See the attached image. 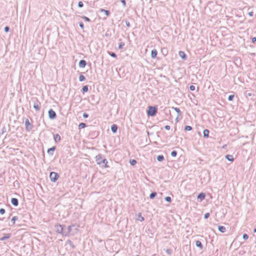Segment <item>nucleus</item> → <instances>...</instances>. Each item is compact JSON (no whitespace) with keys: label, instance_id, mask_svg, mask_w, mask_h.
Masks as SVG:
<instances>
[{"label":"nucleus","instance_id":"34","mask_svg":"<svg viewBox=\"0 0 256 256\" xmlns=\"http://www.w3.org/2000/svg\"><path fill=\"white\" fill-rule=\"evenodd\" d=\"M242 238L244 240H246L248 238V236L247 234H243Z\"/></svg>","mask_w":256,"mask_h":256},{"label":"nucleus","instance_id":"9","mask_svg":"<svg viewBox=\"0 0 256 256\" xmlns=\"http://www.w3.org/2000/svg\"><path fill=\"white\" fill-rule=\"evenodd\" d=\"M158 54L157 50H152L151 52V56L152 58H154L156 57Z\"/></svg>","mask_w":256,"mask_h":256},{"label":"nucleus","instance_id":"50","mask_svg":"<svg viewBox=\"0 0 256 256\" xmlns=\"http://www.w3.org/2000/svg\"><path fill=\"white\" fill-rule=\"evenodd\" d=\"M83 116L84 118H86L88 116V115L86 114H84Z\"/></svg>","mask_w":256,"mask_h":256},{"label":"nucleus","instance_id":"24","mask_svg":"<svg viewBox=\"0 0 256 256\" xmlns=\"http://www.w3.org/2000/svg\"><path fill=\"white\" fill-rule=\"evenodd\" d=\"M25 124L26 128H28V126H30V123L28 119L26 120Z\"/></svg>","mask_w":256,"mask_h":256},{"label":"nucleus","instance_id":"29","mask_svg":"<svg viewBox=\"0 0 256 256\" xmlns=\"http://www.w3.org/2000/svg\"><path fill=\"white\" fill-rule=\"evenodd\" d=\"M85 77L84 76L81 74L80 76H79V80L80 81H83V80H85Z\"/></svg>","mask_w":256,"mask_h":256},{"label":"nucleus","instance_id":"6","mask_svg":"<svg viewBox=\"0 0 256 256\" xmlns=\"http://www.w3.org/2000/svg\"><path fill=\"white\" fill-rule=\"evenodd\" d=\"M48 116L50 119H54L56 118V114L55 112L52 109H50L48 110Z\"/></svg>","mask_w":256,"mask_h":256},{"label":"nucleus","instance_id":"5","mask_svg":"<svg viewBox=\"0 0 256 256\" xmlns=\"http://www.w3.org/2000/svg\"><path fill=\"white\" fill-rule=\"evenodd\" d=\"M55 228V230L58 234H64L65 232L62 233L63 232V228L62 227V225L60 224H56L54 226ZM66 234H65V235H66Z\"/></svg>","mask_w":256,"mask_h":256},{"label":"nucleus","instance_id":"46","mask_svg":"<svg viewBox=\"0 0 256 256\" xmlns=\"http://www.w3.org/2000/svg\"><path fill=\"white\" fill-rule=\"evenodd\" d=\"M121 2L122 3V4L124 6H126V2L125 0H121Z\"/></svg>","mask_w":256,"mask_h":256},{"label":"nucleus","instance_id":"7","mask_svg":"<svg viewBox=\"0 0 256 256\" xmlns=\"http://www.w3.org/2000/svg\"><path fill=\"white\" fill-rule=\"evenodd\" d=\"M205 194L203 192H201L200 193L198 196V200L200 201V202H201L205 198Z\"/></svg>","mask_w":256,"mask_h":256},{"label":"nucleus","instance_id":"28","mask_svg":"<svg viewBox=\"0 0 256 256\" xmlns=\"http://www.w3.org/2000/svg\"><path fill=\"white\" fill-rule=\"evenodd\" d=\"M78 127L80 128H84L86 127V124L84 123H80L79 124Z\"/></svg>","mask_w":256,"mask_h":256},{"label":"nucleus","instance_id":"52","mask_svg":"<svg viewBox=\"0 0 256 256\" xmlns=\"http://www.w3.org/2000/svg\"><path fill=\"white\" fill-rule=\"evenodd\" d=\"M254 232H256V228L254 230Z\"/></svg>","mask_w":256,"mask_h":256},{"label":"nucleus","instance_id":"14","mask_svg":"<svg viewBox=\"0 0 256 256\" xmlns=\"http://www.w3.org/2000/svg\"><path fill=\"white\" fill-rule=\"evenodd\" d=\"M136 220L140 222L144 220V218L142 216L140 213L138 214L136 216Z\"/></svg>","mask_w":256,"mask_h":256},{"label":"nucleus","instance_id":"44","mask_svg":"<svg viewBox=\"0 0 256 256\" xmlns=\"http://www.w3.org/2000/svg\"><path fill=\"white\" fill-rule=\"evenodd\" d=\"M166 200L167 202H170V200H171V198H170V196H167V197H166Z\"/></svg>","mask_w":256,"mask_h":256},{"label":"nucleus","instance_id":"12","mask_svg":"<svg viewBox=\"0 0 256 256\" xmlns=\"http://www.w3.org/2000/svg\"><path fill=\"white\" fill-rule=\"evenodd\" d=\"M60 136L58 134L54 136V140L56 142H58L60 140Z\"/></svg>","mask_w":256,"mask_h":256},{"label":"nucleus","instance_id":"42","mask_svg":"<svg viewBox=\"0 0 256 256\" xmlns=\"http://www.w3.org/2000/svg\"><path fill=\"white\" fill-rule=\"evenodd\" d=\"M109 54H110L112 56V57H114V58H116V54L114 52H112V53H109Z\"/></svg>","mask_w":256,"mask_h":256},{"label":"nucleus","instance_id":"10","mask_svg":"<svg viewBox=\"0 0 256 256\" xmlns=\"http://www.w3.org/2000/svg\"><path fill=\"white\" fill-rule=\"evenodd\" d=\"M178 54L182 58L183 60H185L186 58V54L183 51H180L178 52Z\"/></svg>","mask_w":256,"mask_h":256},{"label":"nucleus","instance_id":"4","mask_svg":"<svg viewBox=\"0 0 256 256\" xmlns=\"http://www.w3.org/2000/svg\"><path fill=\"white\" fill-rule=\"evenodd\" d=\"M50 180L54 182L58 180V174L56 172H52L50 174Z\"/></svg>","mask_w":256,"mask_h":256},{"label":"nucleus","instance_id":"22","mask_svg":"<svg viewBox=\"0 0 256 256\" xmlns=\"http://www.w3.org/2000/svg\"><path fill=\"white\" fill-rule=\"evenodd\" d=\"M100 11L101 12H104L106 16H108L110 15V12L108 10H105L104 9H100Z\"/></svg>","mask_w":256,"mask_h":256},{"label":"nucleus","instance_id":"43","mask_svg":"<svg viewBox=\"0 0 256 256\" xmlns=\"http://www.w3.org/2000/svg\"><path fill=\"white\" fill-rule=\"evenodd\" d=\"M5 212V210L4 209H0V214H3Z\"/></svg>","mask_w":256,"mask_h":256},{"label":"nucleus","instance_id":"37","mask_svg":"<svg viewBox=\"0 0 256 256\" xmlns=\"http://www.w3.org/2000/svg\"><path fill=\"white\" fill-rule=\"evenodd\" d=\"M78 6L79 7L82 8L83 6V3L82 2H79L78 3Z\"/></svg>","mask_w":256,"mask_h":256},{"label":"nucleus","instance_id":"23","mask_svg":"<svg viewBox=\"0 0 256 256\" xmlns=\"http://www.w3.org/2000/svg\"><path fill=\"white\" fill-rule=\"evenodd\" d=\"M83 92H86L88 91V87L87 86H84L82 87V88Z\"/></svg>","mask_w":256,"mask_h":256},{"label":"nucleus","instance_id":"36","mask_svg":"<svg viewBox=\"0 0 256 256\" xmlns=\"http://www.w3.org/2000/svg\"><path fill=\"white\" fill-rule=\"evenodd\" d=\"M234 98V95H230V96H229L228 98V100H232Z\"/></svg>","mask_w":256,"mask_h":256},{"label":"nucleus","instance_id":"47","mask_svg":"<svg viewBox=\"0 0 256 256\" xmlns=\"http://www.w3.org/2000/svg\"><path fill=\"white\" fill-rule=\"evenodd\" d=\"M252 42L254 43L256 42V37L252 38Z\"/></svg>","mask_w":256,"mask_h":256},{"label":"nucleus","instance_id":"38","mask_svg":"<svg viewBox=\"0 0 256 256\" xmlns=\"http://www.w3.org/2000/svg\"><path fill=\"white\" fill-rule=\"evenodd\" d=\"M174 110L178 113H180V110L178 108H174Z\"/></svg>","mask_w":256,"mask_h":256},{"label":"nucleus","instance_id":"26","mask_svg":"<svg viewBox=\"0 0 256 256\" xmlns=\"http://www.w3.org/2000/svg\"><path fill=\"white\" fill-rule=\"evenodd\" d=\"M164 159V158L163 156H158V157H157V160H158L160 161V162H161L162 160H163Z\"/></svg>","mask_w":256,"mask_h":256},{"label":"nucleus","instance_id":"13","mask_svg":"<svg viewBox=\"0 0 256 256\" xmlns=\"http://www.w3.org/2000/svg\"><path fill=\"white\" fill-rule=\"evenodd\" d=\"M11 202L14 206H17L18 205V200L16 198H12Z\"/></svg>","mask_w":256,"mask_h":256},{"label":"nucleus","instance_id":"25","mask_svg":"<svg viewBox=\"0 0 256 256\" xmlns=\"http://www.w3.org/2000/svg\"><path fill=\"white\" fill-rule=\"evenodd\" d=\"M192 130V128L189 126H185V128H184V130L186 131H190Z\"/></svg>","mask_w":256,"mask_h":256},{"label":"nucleus","instance_id":"39","mask_svg":"<svg viewBox=\"0 0 256 256\" xmlns=\"http://www.w3.org/2000/svg\"><path fill=\"white\" fill-rule=\"evenodd\" d=\"M210 216V214L209 213H206L204 214V218H208Z\"/></svg>","mask_w":256,"mask_h":256},{"label":"nucleus","instance_id":"20","mask_svg":"<svg viewBox=\"0 0 256 256\" xmlns=\"http://www.w3.org/2000/svg\"><path fill=\"white\" fill-rule=\"evenodd\" d=\"M10 237V234H6L5 236L2 238H0V240L2 241H4L6 239H8Z\"/></svg>","mask_w":256,"mask_h":256},{"label":"nucleus","instance_id":"16","mask_svg":"<svg viewBox=\"0 0 256 256\" xmlns=\"http://www.w3.org/2000/svg\"><path fill=\"white\" fill-rule=\"evenodd\" d=\"M226 158L230 162H233L234 160V158L232 155L228 154L226 156Z\"/></svg>","mask_w":256,"mask_h":256},{"label":"nucleus","instance_id":"51","mask_svg":"<svg viewBox=\"0 0 256 256\" xmlns=\"http://www.w3.org/2000/svg\"><path fill=\"white\" fill-rule=\"evenodd\" d=\"M252 14H253V12H250V13H249V14H250V16H252Z\"/></svg>","mask_w":256,"mask_h":256},{"label":"nucleus","instance_id":"31","mask_svg":"<svg viewBox=\"0 0 256 256\" xmlns=\"http://www.w3.org/2000/svg\"><path fill=\"white\" fill-rule=\"evenodd\" d=\"M124 42H120V44H119V46H118V48L120 49L122 48V47L124 46Z\"/></svg>","mask_w":256,"mask_h":256},{"label":"nucleus","instance_id":"35","mask_svg":"<svg viewBox=\"0 0 256 256\" xmlns=\"http://www.w3.org/2000/svg\"><path fill=\"white\" fill-rule=\"evenodd\" d=\"M82 18L84 20H86V21H87V22H90V18H88V17L85 16H82Z\"/></svg>","mask_w":256,"mask_h":256},{"label":"nucleus","instance_id":"33","mask_svg":"<svg viewBox=\"0 0 256 256\" xmlns=\"http://www.w3.org/2000/svg\"><path fill=\"white\" fill-rule=\"evenodd\" d=\"M156 192H152V193L150 194V198H153L156 196Z\"/></svg>","mask_w":256,"mask_h":256},{"label":"nucleus","instance_id":"41","mask_svg":"<svg viewBox=\"0 0 256 256\" xmlns=\"http://www.w3.org/2000/svg\"><path fill=\"white\" fill-rule=\"evenodd\" d=\"M166 252L168 254H170L171 253H172V251L170 250V249H167L166 250Z\"/></svg>","mask_w":256,"mask_h":256},{"label":"nucleus","instance_id":"15","mask_svg":"<svg viewBox=\"0 0 256 256\" xmlns=\"http://www.w3.org/2000/svg\"><path fill=\"white\" fill-rule=\"evenodd\" d=\"M218 230L221 232H224L226 231V228L224 226H218Z\"/></svg>","mask_w":256,"mask_h":256},{"label":"nucleus","instance_id":"30","mask_svg":"<svg viewBox=\"0 0 256 256\" xmlns=\"http://www.w3.org/2000/svg\"><path fill=\"white\" fill-rule=\"evenodd\" d=\"M130 162L132 165L134 166V165L136 164V162L135 160H130Z\"/></svg>","mask_w":256,"mask_h":256},{"label":"nucleus","instance_id":"48","mask_svg":"<svg viewBox=\"0 0 256 256\" xmlns=\"http://www.w3.org/2000/svg\"><path fill=\"white\" fill-rule=\"evenodd\" d=\"M165 128L166 130H170V126H165Z\"/></svg>","mask_w":256,"mask_h":256},{"label":"nucleus","instance_id":"1","mask_svg":"<svg viewBox=\"0 0 256 256\" xmlns=\"http://www.w3.org/2000/svg\"><path fill=\"white\" fill-rule=\"evenodd\" d=\"M78 226L72 225L68 228V233H71L72 234H75L78 232Z\"/></svg>","mask_w":256,"mask_h":256},{"label":"nucleus","instance_id":"3","mask_svg":"<svg viewBox=\"0 0 256 256\" xmlns=\"http://www.w3.org/2000/svg\"><path fill=\"white\" fill-rule=\"evenodd\" d=\"M96 162H97V164H100V165L102 164V166L104 167V168H108V161L105 158L103 159L101 157H99V158H96Z\"/></svg>","mask_w":256,"mask_h":256},{"label":"nucleus","instance_id":"17","mask_svg":"<svg viewBox=\"0 0 256 256\" xmlns=\"http://www.w3.org/2000/svg\"><path fill=\"white\" fill-rule=\"evenodd\" d=\"M196 246L200 248V249L202 248V242L200 240H196Z\"/></svg>","mask_w":256,"mask_h":256},{"label":"nucleus","instance_id":"45","mask_svg":"<svg viewBox=\"0 0 256 256\" xmlns=\"http://www.w3.org/2000/svg\"><path fill=\"white\" fill-rule=\"evenodd\" d=\"M80 27L82 29H84V25L82 22H81L80 23Z\"/></svg>","mask_w":256,"mask_h":256},{"label":"nucleus","instance_id":"40","mask_svg":"<svg viewBox=\"0 0 256 256\" xmlns=\"http://www.w3.org/2000/svg\"><path fill=\"white\" fill-rule=\"evenodd\" d=\"M190 89L191 90L193 91V90H195V86H193V85H192V86H190Z\"/></svg>","mask_w":256,"mask_h":256},{"label":"nucleus","instance_id":"8","mask_svg":"<svg viewBox=\"0 0 256 256\" xmlns=\"http://www.w3.org/2000/svg\"><path fill=\"white\" fill-rule=\"evenodd\" d=\"M34 108L37 111H38L40 110V103L38 100L34 104Z\"/></svg>","mask_w":256,"mask_h":256},{"label":"nucleus","instance_id":"32","mask_svg":"<svg viewBox=\"0 0 256 256\" xmlns=\"http://www.w3.org/2000/svg\"><path fill=\"white\" fill-rule=\"evenodd\" d=\"M176 154H177V152H176V151L174 150V151H172V152H171V155H172V156H174V157L176 156Z\"/></svg>","mask_w":256,"mask_h":256},{"label":"nucleus","instance_id":"27","mask_svg":"<svg viewBox=\"0 0 256 256\" xmlns=\"http://www.w3.org/2000/svg\"><path fill=\"white\" fill-rule=\"evenodd\" d=\"M18 218L16 216H14L11 220V222L12 224H14L16 220H17Z\"/></svg>","mask_w":256,"mask_h":256},{"label":"nucleus","instance_id":"18","mask_svg":"<svg viewBox=\"0 0 256 256\" xmlns=\"http://www.w3.org/2000/svg\"><path fill=\"white\" fill-rule=\"evenodd\" d=\"M118 126L116 124H112L111 126V130L113 132H116L117 130Z\"/></svg>","mask_w":256,"mask_h":256},{"label":"nucleus","instance_id":"11","mask_svg":"<svg viewBox=\"0 0 256 256\" xmlns=\"http://www.w3.org/2000/svg\"><path fill=\"white\" fill-rule=\"evenodd\" d=\"M86 65V62L84 60H80L79 62V66L80 68H84Z\"/></svg>","mask_w":256,"mask_h":256},{"label":"nucleus","instance_id":"49","mask_svg":"<svg viewBox=\"0 0 256 256\" xmlns=\"http://www.w3.org/2000/svg\"><path fill=\"white\" fill-rule=\"evenodd\" d=\"M9 30V28L8 26H6L4 28V30L6 32H8Z\"/></svg>","mask_w":256,"mask_h":256},{"label":"nucleus","instance_id":"2","mask_svg":"<svg viewBox=\"0 0 256 256\" xmlns=\"http://www.w3.org/2000/svg\"><path fill=\"white\" fill-rule=\"evenodd\" d=\"M157 110L158 109L156 107L152 106H149L147 111V114L152 116H154L157 112Z\"/></svg>","mask_w":256,"mask_h":256},{"label":"nucleus","instance_id":"21","mask_svg":"<svg viewBox=\"0 0 256 256\" xmlns=\"http://www.w3.org/2000/svg\"><path fill=\"white\" fill-rule=\"evenodd\" d=\"M55 147L54 146H53L50 148H49L48 150V154H52V152H54V150H55Z\"/></svg>","mask_w":256,"mask_h":256},{"label":"nucleus","instance_id":"19","mask_svg":"<svg viewBox=\"0 0 256 256\" xmlns=\"http://www.w3.org/2000/svg\"><path fill=\"white\" fill-rule=\"evenodd\" d=\"M209 132H210L208 130H207V129L204 130L203 132L204 136V137L208 138L209 136Z\"/></svg>","mask_w":256,"mask_h":256},{"label":"nucleus","instance_id":"53","mask_svg":"<svg viewBox=\"0 0 256 256\" xmlns=\"http://www.w3.org/2000/svg\"><path fill=\"white\" fill-rule=\"evenodd\" d=\"M152 256H156V255H155V254H154Z\"/></svg>","mask_w":256,"mask_h":256}]
</instances>
